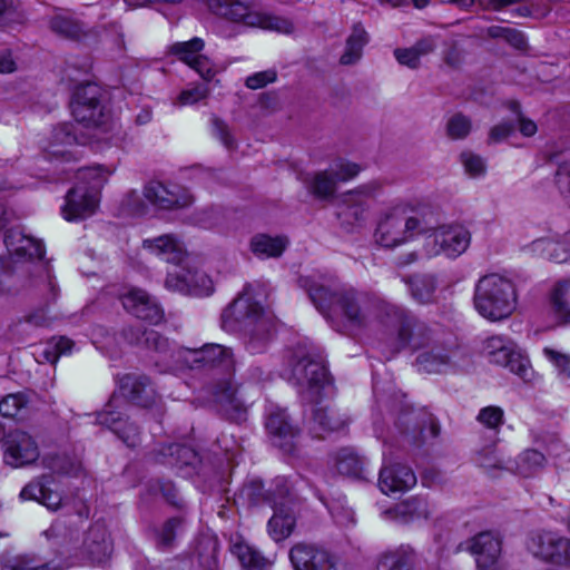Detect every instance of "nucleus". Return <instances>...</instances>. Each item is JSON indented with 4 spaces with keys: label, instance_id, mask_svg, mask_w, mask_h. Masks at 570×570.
<instances>
[{
    "label": "nucleus",
    "instance_id": "6ab92c4d",
    "mask_svg": "<svg viewBox=\"0 0 570 570\" xmlns=\"http://www.w3.org/2000/svg\"><path fill=\"white\" fill-rule=\"evenodd\" d=\"M99 197L89 193L85 187L77 185L66 196V204L61 209L66 220H81L94 215L98 207Z\"/></svg>",
    "mask_w": 570,
    "mask_h": 570
},
{
    "label": "nucleus",
    "instance_id": "a19ab883",
    "mask_svg": "<svg viewBox=\"0 0 570 570\" xmlns=\"http://www.w3.org/2000/svg\"><path fill=\"white\" fill-rule=\"evenodd\" d=\"M111 171L101 166L80 168L77 173L78 184L85 187L89 193L99 196V190L107 183Z\"/></svg>",
    "mask_w": 570,
    "mask_h": 570
},
{
    "label": "nucleus",
    "instance_id": "f03ea898",
    "mask_svg": "<svg viewBox=\"0 0 570 570\" xmlns=\"http://www.w3.org/2000/svg\"><path fill=\"white\" fill-rule=\"evenodd\" d=\"M4 243L8 255L0 258V292L17 293L36 287L48 299H53L58 289L49 267L42 263V242L13 228L6 234Z\"/></svg>",
    "mask_w": 570,
    "mask_h": 570
},
{
    "label": "nucleus",
    "instance_id": "cd10ccee",
    "mask_svg": "<svg viewBox=\"0 0 570 570\" xmlns=\"http://www.w3.org/2000/svg\"><path fill=\"white\" fill-rule=\"evenodd\" d=\"M530 250L542 258L564 263L570 259V233L560 239H537L531 243Z\"/></svg>",
    "mask_w": 570,
    "mask_h": 570
},
{
    "label": "nucleus",
    "instance_id": "bf43d9fd",
    "mask_svg": "<svg viewBox=\"0 0 570 570\" xmlns=\"http://www.w3.org/2000/svg\"><path fill=\"white\" fill-rule=\"evenodd\" d=\"M277 80V72L274 69L255 72L248 76L245 80V86L248 89L257 90L273 83Z\"/></svg>",
    "mask_w": 570,
    "mask_h": 570
},
{
    "label": "nucleus",
    "instance_id": "5701e85b",
    "mask_svg": "<svg viewBox=\"0 0 570 570\" xmlns=\"http://www.w3.org/2000/svg\"><path fill=\"white\" fill-rule=\"evenodd\" d=\"M186 358H191L195 363L219 366L226 373L235 370V360L230 348L219 344H207L199 350L183 352Z\"/></svg>",
    "mask_w": 570,
    "mask_h": 570
},
{
    "label": "nucleus",
    "instance_id": "680f3d73",
    "mask_svg": "<svg viewBox=\"0 0 570 570\" xmlns=\"http://www.w3.org/2000/svg\"><path fill=\"white\" fill-rule=\"evenodd\" d=\"M208 94L209 89L206 86H195L183 90L177 98V104L180 106L194 105L207 98Z\"/></svg>",
    "mask_w": 570,
    "mask_h": 570
},
{
    "label": "nucleus",
    "instance_id": "6e6d98bb",
    "mask_svg": "<svg viewBox=\"0 0 570 570\" xmlns=\"http://www.w3.org/2000/svg\"><path fill=\"white\" fill-rule=\"evenodd\" d=\"M435 287L434 278L425 277L413 283L412 294L420 303H429L433 297Z\"/></svg>",
    "mask_w": 570,
    "mask_h": 570
},
{
    "label": "nucleus",
    "instance_id": "0eeeda50",
    "mask_svg": "<svg viewBox=\"0 0 570 570\" xmlns=\"http://www.w3.org/2000/svg\"><path fill=\"white\" fill-rule=\"evenodd\" d=\"M474 306L480 315L493 322L509 317L517 306L513 283L499 274L483 276L475 286Z\"/></svg>",
    "mask_w": 570,
    "mask_h": 570
},
{
    "label": "nucleus",
    "instance_id": "79ce46f5",
    "mask_svg": "<svg viewBox=\"0 0 570 570\" xmlns=\"http://www.w3.org/2000/svg\"><path fill=\"white\" fill-rule=\"evenodd\" d=\"M558 533L540 532L531 537L528 549L537 558L549 561L554 556V549L558 543Z\"/></svg>",
    "mask_w": 570,
    "mask_h": 570
},
{
    "label": "nucleus",
    "instance_id": "bb28decb",
    "mask_svg": "<svg viewBox=\"0 0 570 570\" xmlns=\"http://www.w3.org/2000/svg\"><path fill=\"white\" fill-rule=\"evenodd\" d=\"M50 480L51 478L47 475L32 480L21 490V499L36 500L49 510H58L62 499L58 492L49 488Z\"/></svg>",
    "mask_w": 570,
    "mask_h": 570
},
{
    "label": "nucleus",
    "instance_id": "3c124183",
    "mask_svg": "<svg viewBox=\"0 0 570 570\" xmlns=\"http://www.w3.org/2000/svg\"><path fill=\"white\" fill-rule=\"evenodd\" d=\"M131 341L159 353H167L169 351L168 341L154 330H145L140 336L132 337Z\"/></svg>",
    "mask_w": 570,
    "mask_h": 570
},
{
    "label": "nucleus",
    "instance_id": "39448f33",
    "mask_svg": "<svg viewBox=\"0 0 570 570\" xmlns=\"http://www.w3.org/2000/svg\"><path fill=\"white\" fill-rule=\"evenodd\" d=\"M53 544L60 548V553L76 558L87 559L92 563L106 561L112 551L109 532L102 522H95L79 539L78 530L66 527L62 522H55L45 532Z\"/></svg>",
    "mask_w": 570,
    "mask_h": 570
},
{
    "label": "nucleus",
    "instance_id": "c03bdc74",
    "mask_svg": "<svg viewBox=\"0 0 570 570\" xmlns=\"http://www.w3.org/2000/svg\"><path fill=\"white\" fill-rule=\"evenodd\" d=\"M45 465L58 474L78 475L82 469L81 462L66 454H49L43 458Z\"/></svg>",
    "mask_w": 570,
    "mask_h": 570
},
{
    "label": "nucleus",
    "instance_id": "4d7b16f0",
    "mask_svg": "<svg viewBox=\"0 0 570 570\" xmlns=\"http://www.w3.org/2000/svg\"><path fill=\"white\" fill-rule=\"evenodd\" d=\"M181 522L183 520L180 518H173L164 523L157 537L159 547L168 548L171 546Z\"/></svg>",
    "mask_w": 570,
    "mask_h": 570
},
{
    "label": "nucleus",
    "instance_id": "e2e57ef3",
    "mask_svg": "<svg viewBox=\"0 0 570 570\" xmlns=\"http://www.w3.org/2000/svg\"><path fill=\"white\" fill-rule=\"evenodd\" d=\"M461 161L464 166L465 171L471 176H480L485 171V165L483 159L470 151H464L461 154Z\"/></svg>",
    "mask_w": 570,
    "mask_h": 570
},
{
    "label": "nucleus",
    "instance_id": "7c9ffc66",
    "mask_svg": "<svg viewBox=\"0 0 570 570\" xmlns=\"http://www.w3.org/2000/svg\"><path fill=\"white\" fill-rule=\"evenodd\" d=\"M380 570H419L417 557L410 546H400L384 552L379 562Z\"/></svg>",
    "mask_w": 570,
    "mask_h": 570
},
{
    "label": "nucleus",
    "instance_id": "ea45409f",
    "mask_svg": "<svg viewBox=\"0 0 570 570\" xmlns=\"http://www.w3.org/2000/svg\"><path fill=\"white\" fill-rule=\"evenodd\" d=\"M476 461L480 468L492 478H498L504 472H511V469H513L511 460L504 459L495 449L479 452Z\"/></svg>",
    "mask_w": 570,
    "mask_h": 570
},
{
    "label": "nucleus",
    "instance_id": "dca6fc26",
    "mask_svg": "<svg viewBox=\"0 0 570 570\" xmlns=\"http://www.w3.org/2000/svg\"><path fill=\"white\" fill-rule=\"evenodd\" d=\"M295 570H337L335 557L315 544L297 543L289 550Z\"/></svg>",
    "mask_w": 570,
    "mask_h": 570
},
{
    "label": "nucleus",
    "instance_id": "ddd939ff",
    "mask_svg": "<svg viewBox=\"0 0 570 570\" xmlns=\"http://www.w3.org/2000/svg\"><path fill=\"white\" fill-rule=\"evenodd\" d=\"M391 313L390 323L385 327L395 328L397 332L399 346H411L413 348L423 347L430 341V330L428 326L419 322L413 315L406 311L394 306Z\"/></svg>",
    "mask_w": 570,
    "mask_h": 570
},
{
    "label": "nucleus",
    "instance_id": "a211bd4d",
    "mask_svg": "<svg viewBox=\"0 0 570 570\" xmlns=\"http://www.w3.org/2000/svg\"><path fill=\"white\" fill-rule=\"evenodd\" d=\"M464 549L475 556L479 570H498L497 560L501 553V539L493 532H481L464 543Z\"/></svg>",
    "mask_w": 570,
    "mask_h": 570
},
{
    "label": "nucleus",
    "instance_id": "49530a36",
    "mask_svg": "<svg viewBox=\"0 0 570 570\" xmlns=\"http://www.w3.org/2000/svg\"><path fill=\"white\" fill-rule=\"evenodd\" d=\"M204 46V40L196 37L189 41L173 45L170 52L177 56L180 61L190 66L202 55Z\"/></svg>",
    "mask_w": 570,
    "mask_h": 570
},
{
    "label": "nucleus",
    "instance_id": "2f4dec72",
    "mask_svg": "<svg viewBox=\"0 0 570 570\" xmlns=\"http://www.w3.org/2000/svg\"><path fill=\"white\" fill-rule=\"evenodd\" d=\"M370 35L362 23H354L352 32L346 39L345 50L340 58V63L351 66L356 63L363 56V48L368 43Z\"/></svg>",
    "mask_w": 570,
    "mask_h": 570
},
{
    "label": "nucleus",
    "instance_id": "603ef678",
    "mask_svg": "<svg viewBox=\"0 0 570 570\" xmlns=\"http://www.w3.org/2000/svg\"><path fill=\"white\" fill-rule=\"evenodd\" d=\"M27 399L22 393H12L0 402V414L4 417H16L26 406Z\"/></svg>",
    "mask_w": 570,
    "mask_h": 570
},
{
    "label": "nucleus",
    "instance_id": "6e6552de",
    "mask_svg": "<svg viewBox=\"0 0 570 570\" xmlns=\"http://www.w3.org/2000/svg\"><path fill=\"white\" fill-rule=\"evenodd\" d=\"M206 6L212 13L230 22L285 35L294 31L289 19L256 10L248 0H206Z\"/></svg>",
    "mask_w": 570,
    "mask_h": 570
},
{
    "label": "nucleus",
    "instance_id": "aec40b11",
    "mask_svg": "<svg viewBox=\"0 0 570 570\" xmlns=\"http://www.w3.org/2000/svg\"><path fill=\"white\" fill-rule=\"evenodd\" d=\"M119 390L124 397L142 407H150L158 400L149 379L142 375H124L119 381Z\"/></svg>",
    "mask_w": 570,
    "mask_h": 570
},
{
    "label": "nucleus",
    "instance_id": "052dcab7",
    "mask_svg": "<svg viewBox=\"0 0 570 570\" xmlns=\"http://www.w3.org/2000/svg\"><path fill=\"white\" fill-rule=\"evenodd\" d=\"M202 546L206 553L199 552V563L205 570H217V543L214 540H205Z\"/></svg>",
    "mask_w": 570,
    "mask_h": 570
},
{
    "label": "nucleus",
    "instance_id": "5fc2aeb1",
    "mask_svg": "<svg viewBox=\"0 0 570 570\" xmlns=\"http://www.w3.org/2000/svg\"><path fill=\"white\" fill-rule=\"evenodd\" d=\"M503 410L499 406H485L480 410L476 420L485 428L498 430L503 424Z\"/></svg>",
    "mask_w": 570,
    "mask_h": 570
},
{
    "label": "nucleus",
    "instance_id": "c9c22d12",
    "mask_svg": "<svg viewBox=\"0 0 570 570\" xmlns=\"http://www.w3.org/2000/svg\"><path fill=\"white\" fill-rule=\"evenodd\" d=\"M287 239L282 236L272 237L258 234L250 239V249L259 258L278 257L286 248Z\"/></svg>",
    "mask_w": 570,
    "mask_h": 570
},
{
    "label": "nucleus",
    "instance_id": "58836bf2",
    "mask_svg": "<svg viewBox=\"0 0 570 570\" xmlns=\"http://www.w3.org/2000/svg\"><path fill=\"white\" fill-rule=\"evenodd\" d=\"M48 23L50 30L61 38L79 40L86 35L83 26L66 13L52 16Z\"/></svg>",
    "mask_w": 570,
    "mask_h": 570
},
{
    "label": "nucleus",
    "instance_id": "412c9836",
    "mask_svg": "<svg viewBox=\"0 0 570 570\" xmlns=\"http://www.w3.org/2000/svg\"><path fill=\"white\" fill-rule=\"evenodd\" d=\"M416 484L414 472L406 465L393 464L381 469L379 488L384 494L409 491Z\"/></svg>",
    "mask_w": 570,
    "mask_h": 570
},
{
    "label": "nucleus",
    "instance_id": "13d9d810",
    "mask_svg": "<svg viewBox=\"0 0 570 570\" xmlns=\"http://www.w3.org/2000/svg\"><path fill=\"white\" fill-rule=\"evenodd\" d=\"M2 570H47V564L32 566L29 560L18 556H3L1 558Z\"/></svg>",
    "mask_w": 570,
    "mask_h": 570
},
{
    "label": "nucleus",
    "instance_id": "9d476101",
    "mask_svg": "<svg viewBox=\"0 0 570 570\" xmlns=\"http://www.w3.org/2000/svg\"><path fill=\"white\" fill-rule=\"evenodd\" d=\"M423 250L428 257L445 255L455 258L463 254L470 243V232L460 225L434 226L432 220V230L425 234Z\"/></svg>",
    "mask_w": 570,
    "mask_h": 570
},
{
    "label": "nucleus",
    "instance_id": "864d4df0",
    "mask_svg": "<svg viewBox=\"0 0 570 570\" xmlns=\"http://www.w3.org/2000/svg\"><path fill=\"white\" fill-rule=\"evenodd\" d=\"M543 355L560 375L570 376V354L552 347H544Z\"/></svg>",
    "mask_w": 570,
    "mask_h": 570
},
{
    "label": "nucleus",
    "instance_id": "774afa93",
    "mask_svg": "<svg viewBox=\"0 0 570 570\" xmlns=\"http://www.w3.org/2000/svg\"><path fill=\"white\" fill-rule=\"evenodd\" d=\"M189 67L207 81L212 80L217 73V69L214 63L204 55L196 58Z\"/></svg>",
    "mask_w": 570,
    "mask_h": 570
},
{
    "label": "nucleus",
    "instance_id": "a878e982",
    "mask_svg": "<svg viewBox=\"0 0 570 570\" xmlns=\"http://www.w3.org/2000/svg\"><path fill=\"white\" fill-rule=\"evenodd\" d=\"M216 402L226 416L234 421L245 419L247 405L237 395V390L230 381L222 382L215 392Z\"/></svg>",
    "mask_w": 570,
    "mask_h": 570
},
{
    "label": "nucleus",
    "instance_id": "423d86ee",
    "mask_svg": "<svg viewBox=\"0 0 570 570\" xmlns=\"http://www.w3.org/2000/svg\"><path fill=\"white\" fill-rule=\"evenodd\" d=\"M234 317L244 326L248 335L247 350L250 353L262 352L272 337L273 316L246 293L237 297L222 315L224 325Z\"/></svg>",
    "mask_w": 570,
    "mask_h": 570
},
{
    "label": "nucleus",
    "instance_id": "20e7f679",
    "mask_svg": "<svg viewBox=\"0 0 570 570\" xmlns=\"http://www.w3.org/2000/svg\"><path fill=\"white\" fill-rule=\"evenodd\" d=\"M144 247L174 265L165 281L168 289L195 295H209L213 292V282L208 275L185 264L187 254L184 244L173 235L146 239Z\"/></svg>",
    "mask_w": 570,
    "mask_h": 570
},
{
    "label": "nucleus",
    "instance_id": "c756f323",
    "mask_svg": "<svg viewBox=\"0 0 570 570\" xmlns=\"http://www.w3.org/2000/svg\"><path fill=\"white\" fill-rule=\"evenodd\" d=\"M346 425V420L335 409L317 404L313 410L312 430L318 436L340 431Z\"/></svg>",
    "mask_w": 570,
    "mask_h": 570
},
{
    "label": "nucleus",
    "instance_id": "8fccbe9b",
    "mask_svg": "<svg viewBox=\"0 0 570 570\" xmlns=\"http://www.w3.org/2000/svg\"><path fill=\"white\" fill-rule=\"evenodd\" d=\"M471 128V119L459 112L448 120L446 134L452 139H463L470 134Z\"/></svg>",
    "mask_w": 570,
    "mask_h": 570
},
{
    "label": "nucleus",
    "instance_id": "09e8293b",
    "mask_svg": "<svg viewBox=\"0 0 570 570\" xmlns=\"http://www.w3.org/2000/svg\"><path fill=\"white\" fill-rule=\"evenodd\" d=\"M328 169L337 184L348 181L362 171V167L358 164L345 159L333 163Z\"/></svg>",
    "mask_w": 570,
    "mask_h": 570
},
{
    "label": "nucleus",
    "instance_id": "69168bd1",
    "mask_svg": "<svg viewBox=\"0 0 570 570\" xmlns=\"http://www.w3.org/2000/svg\"><path fill=\"white\" fill-rule=\"evenodd\" d=\"M449 357L435 355L434 353H424L417 357L419 366L425 372H439L442 365L448 363Z\"/></svg>",
    "mask_w": 570,
    "mask_h": 570
},
{
    "label": "nucleus",
    "instance_id": "f8f14e48",
    "mask_svg": "<svg viewBox=\"0 0 570 570\" xmlns=\"http://www.w3.org/2000/svg\"><path fill=\"white\" fill-rule=\"evenodd\" d=\"M326 376L327 371L321 358L304 351L295 353L288 380L301 387L317 392L326 382Z\"/></svg>",
    "mask_w": 570,
    "mask_h": 570
},
{
    "label": "nucleus",
    "instance_id": "f704fd0d",
    "mask_svg": "<svg viewBox=\"0 0 570 570\" xmlns=\"http://www.w3.org/2000/svg\"><path fill=\"white\" fill-rule=\"evenodd\" d=\"M511 473L530 478L541 471L546 465L544 455L533 449L523 451L515 460H511Z\"/></svg>",
    "mask_w": 570,
    "mask_h": 570
},
{
    "label": "nucleus",
    "instance_id": "f3484780",
    "mask_svg": "<svg viewBox=\"0 0 570 570\" xmlns=\"http://www.w3.org/2000/svg\"><path fill=\"white\" fill-rule=\"evenodd\" d=\"M71 109L78 122L87 126L100 125L102 110L99 102V88L95 85L78 88L71 102Z\"/></svg>",
    "mask_w": 570,
    "mask_h": 570
},
{
    "label": "nucleus",
    "instance_id": "7ed1b4c3",
    "mask_svg": "<svg viewBox=\"0 0 570 570\" xmlns=\"http://www.w3.org/2000/svg\"><path fill=\"white\" fill-rule=\"evenodd\" d=\"M432 210L419 203L400 200L381 212L374 232L375 243L394 249L432 230Z\"/></svg>",
    "mask_w": 570,
    "mask_h": 570
},
{
    "label": "nucleus",
    "instance_id": "473e14b6",
    "mask_svg": "<svg viewBox=\"0 0 570 570\" xmlns=\"http://www.w3.org/2000/svg\"><path fill=\"white\" fill-rule=\"evenodd\" d=\"M551 312L560 325H570V281L554 285L550 294Z\"/></svg>",
    "mask_w": 570,
    "mask_h": 570
},
{
    "label": "nucleus",
    "instance_id": "f257e3e1",
    "mask_svg": "<svg viewBox=\"0 0 570 570\" xmlns=\"http://www.w3.org/2000/svg\"><path fill=\"white\" fill-rule=\"evenodd\" d=\"M301 286L308 293L315 307L324 315L337 308L347 324L353 327H371L390 323L394 305L365 293L343 286L336 279L320 276H304Z\"/></svg>",
    "mask_w": 570,
    "mask_h": 570
},
{
    "label": "nucleus",
    "instance_id": "2eb2a0df",
    "mask_svg": "<svg viewBox=\"0 0 570 570\" xmlns=\"http://www.w3.org/2000/svg\"><path fill=\"white\" fill-rule=\"evenodd\" d=\"M39 448L27 432L11 431L4 441V461L13 468L31 464L39 458Z\"/></svg>",
    "mask_w": 570,
    "mask_h": 570
},
{
    "label": "nucleus",
    "instance_id": "4c0bfd02",
    "mask_svg": "<svg viewBox=\"0 0 570 570\" xmlns=\"http://www.w3.org/2000/svg\"><path fill=\"white\" fill-rule=\"evenodd\" d=\"M232 553L237 557L240 564L247 570H267L272 561L261 554L259 551L245 542H235Z\"/></svg>",
    "mask_w": 570,
    "mask_h": 570
},
{
    "label": "nucleus",
    "instance_id": "de8ad7c7",
    "mask_svg": "<svg viewBox=\"0 0 570 570\" xmlns=\"http://www.w3.org/2000/svg\"><path fill=\"white\" fill-rule=\"evenodd\" d=\"M396 512L404 519L428 518L430 514L428 502L417 497L410 498L396 505Z\"/></svg>",
    "mask_w": 570,
    "mask_h": 570
},
{
    "label": "nucleus",
    "instance_id": "1a4fd4ad",
    "mask_svg": "<svg viewBox=\"0 0 570 570\" xmlns=\"http://www.w3.org/2000/svg\"><path fill=\"white\" fill-rule=\"evenodd\" d=\"M382 189L380 180H371L343 193L337 203V218L341 224L348 227L364 224L370 212L367 200L380 195Z\"/></svg>",
    "mask_w": 570,
    "mask_h": 570
},
{
    "label": "nucleus",
    "instance_id": "37998d69",
    "mask_svg": "<svg viewBox=\"0 0 570 570\" xmlns=\"http://www.w3.org/2000/svg\"><path fill=\"white\" fill-rule=\"evenodd\" d=\"M73 342L66 337H52L38 355V362L56 364L60 356L71 353Z\"/></svg>",
    "mask_w": 570,
    "mask_h": 570
},
{
    "label": "nucleus",
    "instance_id": "4468645a",
    "mask_svg": "<svg viewBox=\"0 0 570 570\" xmlns=\"http://www.w3.org/2000/svg\"><path fill=\"white\" fill-rule=\"evenodd\" d=\"M142 194L149 204L161 209L184 208L194 202V196L186 188L167 186L158 180L149 181Z\"/></svg>",
    "mask_w": 570,
    "mask_h": 570
},
{
    "label": "nucleus",
    "instance_id": "4be33fe9",
    "mask_svg": "<svg viewBox=\"0 0 570 570\" xmlns=\"http://www.w3.org/2000/svg\"><path fill=\"white\" fill-rule=\"evenodd\" d=\"M124 307L136 317L157 324L163 318L159 305L145 291L132 288L121 298Z\"/></svg>",
    "mask_w": 570,
    "mask_h": 570
},
{
    "label": "nucleus",
    "instance_id": "e433bc0d",
    "mask_svg": "<svg viewBox=\"0 0 570 570\" xmlns=\"http://www.w3.org/2000/svg\"><path fill=\"white\" fill-rule=\"evenodd\" d=\"M304 183L308 191L318 199L331 198L337 188V183L328 168L309 175Z\"/></svg>",
    "mask_w": 570,
    "mask_h": 570
},
{
    "label": "nucleus",
    "instance_id": "b1692460",
    "mask_svg": "<svg viewBox=\"0 0 570 570\" xmlns=\"http://www.w3.org/2000/svg\"><path fill=\"white\" fill-rule=\"evenodd\" d=\"M289 501L274 500V514L267 524L268 534L274 541H283L288 538L296 524V518L288 505Z\"/></svg>",
    "mask_w": 570,
    "mask_h": 570
},
{
    "label": "nucleus",
    "instance_id": "c85d7f7f",
    "mask_svg": "<svg viewBox=\"0 0 570 570\" xmlns=\"http://www.w3.org/2000/svg\"><path fill=\"white\" fill-rule=\"evenodd\" d=\"M435 48V39L433 37H425L417 40L411 47L394 49L393 55L401 66L416 70L421 67V59L432 53Z\"/></svg>",
    "mask_w": 570,
    "mask_h": 570
},
{
    "label": "nucleus",
    "instance_id": "338daca9",
    "mask_svg": "<svg viewBox=\"0 0 570 570\" xmlns=\"http://www.w3.org/2000/svg\"><path fill=\"white\" fill-rule=\"evenodd\" d=\"M557 548L550 559L551 563L570 567V539L559 535Z\"/></svg>",
    "mask_w": 570,
    "mask_h": 570
},
{
    "label": "nucleus",
    "instance_id": "9b49d317",
    "mask_svg": "<svg viewBox=\"0 0 570 570\" xmlns=\"http://www.w3.org/2000/svg\"><path fill=\"white\" fill-rule=\"evenodd\" d=\"M483 353L489 362L508 367L524 381L530 380L532 375L530 361L511 340L502 336L489 337L483 344Z\"/></svg>",
    "mask_w": 570,
    "mask_h": 570
},
{
    "label": "nucleus",
    "instance_id": "72a5a7b5",
    "mask_svg": "<svg viewBox=\"0 0 570 570\" xmlns=\"http://www.w3.org/2000/svg\"><path fill=\"white\" fill-rule=\"evenodd\" d=\"M334 461L338 473L351 478L363 476L365 460L354 449L343 448L338 450Z\"/></svg>",
    "mask_w": 570,
    "mask_h": 570
},
{
    "label": "nucleus",
    "instance_id": "a18cd8bd",
    "mask_svg": "<svg viewBox=\"0 0 570 570\" xmlns=\"http://www.w3.org/2000/svg\"><path fill=\"white\" fill-rule=\"evenodd\" d=\"M279 483L282 484H277V498H276V494L274 493L273 495L272 494H267L265 495L263 493V484L261 481H250L249 483L245 484L242 489V495L247 498L249 501L254 502V503H258L259 500H261V497L268 501V502H273L274 503V500L275 501H281V500H285V498L288 495V488L286 487V484L283 482V481H279Z\"/></svg>",
    "mask_w": 570,
    "mask_h": 570
},
{
    "label": "nucleus",
    "instance_id": "0e129e2a",
    "mask_svg": "<svg viewBox=\"0 0 570 570\" xmlns=\"http://www.w3.org/2000/svg\"><path fill=\"white\" fill-rule=\"evenodd\" d=\"M167 450L170 456L176 455V459L168 460V464H191L196 458L195 452L185 445L170 444Z\"/></svg>",
    "mask_w": 570,
    "mask_h": 570
},
{
    "label": "nucleus",
    "instance_id": "393cba45",
    "mask_svg": "<svg viewBox=\"0 0 570 570\" xmlns=\"http://www.w3.org/2000/svg\"><path fill=\"white\" fill-rule=\"evenodd\" d=\"M266 429L273 439V443L283 449L286 452L292 451V440L297 433L295 426H293L286 413L282 410L271 413L266 421Z\"/></svg>",
    "mask_w": 570,
    "mask_h": 570
}]
</instances>
